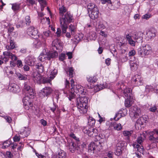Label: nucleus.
Segmentation results:
<instances>
[{
    "label": "nucleus",
    "instance_id": "obj_1",
    "mask_svg": "<svg viewBox=\"0 0 158 158\" xmlns=\"http://www.w3.org/2000/svg\"><path fill=\"white\" fill-rule=\"evenodd\" d=\"M59 13L61 16L60 21V27L62 30V34L65 33L68 28L69 24L72 22L73 19V16L69 12H67L64 15V14L67 11L65 6L62 5L59 8Z\"/></svg>",
    "mask_w": 158,
    "mask_h": 158
},
{
    "label": "nucleus",
    "instance_id": "obj_2",
    "mask_svg": "<svg viewBox=\"0 0 158 158\" xmlns=\"http://www.w3.org/2000/svg\"><path fill=\"white\" fill-rule=\"evenodd\" d=\"M71 83V92L69 95L71 96L69 98V99L71 100L74 97L75 95L74 93L78 94L80 97L81 96H84L86 93L84 91V87L81 85H77L75 87L74 85V81L73 79L70 80Z\"/></svg>",
    "mask_w": 158,
    "mask_h": 158
},
{
    "label": "nucleus",
    "instance_id": "obj_3",
    "mask_svg": "<svg viewBox=\"0 0 158 158\" xmlns=\"http://www.w3.org/2000/svg\"><path fill=\"white\" fill-rule=\"evenodd\" d=\"M88 102V97L85 96H81L77 98V105L81 114H84L87 112Z\"/></svg>",
    "mask_w": 158,
    "mask_h": 158
},
{
    "label": "nucleus",
    "instance_id": "obj_4",
    "mask_svg": "<svg viewBox=\"0 0 158 158\" xmlns=\"http://www.w3.org/2000/svg\"><path fill=\"white\" fill-rule=\"evenodd\" d=\"M57 73V69H51L48 73L49 75L48 77H44L42 80V82L43 83L45 84L46 83H49L51 84V81L53 80L56 75Z\"/></svg>",
    "mask_w": 158,
    "mask_h": 158
},
{
    "label": "nucleus",
    "instance_id": "obj_5",
    "mask_svg": "<svg viewBox=\"0 0 158 158\" xmlns=\"http://www.w3.org/2000/svg\"><path fill=\"white\" fill-rule=\"evenodd\" d=\"M29 94H26L23 100V106L26 110H28L33 106L32 100L34 98L35 96H33L32 98H31Z\"/></svg>",
    "mask_w": 158,
    "mask_h": 158
},
{
    "label": "nucleus",
    "instance_id": "obj_6",
    "mask_svg": "<svg viewBox=\"0 0 158 158\" xmlns=\"http://www.w3.org/2000/svg\"><path fill=\"white\" fill-rule=\"evenodd\" d=\"M129 114L131 118L134 119L138 118L141 116V111L140 108L137 106H132L129 111Z\"/></svg>",
    "mask_w": 158,
    "mask_h": 158
},
{
    "label": "nucleus",
    "instance_id": "obj_7",
    "mask_svg": "<svg viewBox=\"0 0 158 158\" xmlns=\"http://www.w3.org/2000/svg\"><path fill=\"white\" fill-rule=\"evenodd\" d=\"M151 48L149 45H146L142 48L138 49V54L143 57L149 54L151 51Z\"/></svg>",
    "mask_w": 158,
    "mask_h": 158
},
{
    "label": "nucleus",
    "instance_id": "obj_8",
    "mask_svg": "<svg viewBox=\"0 0 158 158\" xmlns=\"http://www.w3.org/2000/svg\"><path fill=\"white\" fill-rule=\"evenodd\" d=\"M8 50L3 52V56H1V59L6 62L8 61L9 59H11L13 61L16 60L17 59V57Z\"/></svg>",
    "mask_w": 158,
    "mask_h": 158
},
{
    "label": "nucleus",
    "instance_id": "obj_9",
    "mask_svg": "<svg viewBox=\"0 0 158 158\" xmlns=\"http://www.w3.org/2000/svg\"><path fill=\"white\" fill-rule=\"evenodd\" d=\"M53 90L50 87H45L40 90L39 93V96L41 98L48 97L52 93Z\"/></svg>",
    "mask_w": 158,
    "mask_h": 158
},
{
    "label": "nucleus",
    "instance_id": "obj_10",
    "mask_svg": "<svg viewBox=\"0 0 158 158\" xmlns=\"http://www.w3.org/2000/svg\"><path fill=\"white\" fill-rule=\"evenodd\" d=\"M27 33L28 35L35 39H37L39 38L38 31L34 27H31L28 28L27 30Z\"/></svg>",
    "mask_w": 158,
    "mask_h": 158
},
{
    "label": "nucleus",
    "instance_id": "obj_11",
    "mask_svg": "<svg viewBox=\"0 0 158 158\" xmlns=\"http://www.w3.org/2000/svg\"><path fill=\"white\" fill-rule=\"evenodd\" d=\"M82 131L85 134H87L89 136L94 137L96 136L97 134V130L92 127L87 128L84 127Z\"/></svg>",
    "mask_w": 158,
    "mask_h": 158
},
{
    "label": "nucleus",
    "instance_id": "obj_12",
    "mask_svg": "<svg viewBox=\"0 0 158 158\" xmlns=\"http://www.w3.org/2000/svg\"><path fill=\"white\" fill-rule=\"evenodd\" d=\"M143 78L139 74H136L132 79L131 82L135 86L141 85L143 84Z\"/></svg>",
    "mask_w": 158,
    "mask_h": 158
},
{
    "label": "nucleus",
    "instance_id": "obj_13",
    "mask_svg": "<svg viewBox=\"0 0 158 158\" xmlns=\"http://www.w3.org/2000/svg\"><path fill=\"white\" fill-rule=\"evenodd\" d=\"M33 81L38 84H41L42 82V76L37 71H34L31 74Z\"/></svg>",
    "mask_w": 158,
    "mask_h": 158
},
{
    "label": "nucleus",
    "instance_id": "obj_14",
    "mask_svg": "<svg viewBox=\"0 0 158 158\" xmlns=\"http://www.w3.org/2000/svg\"><path fill=\"white\" fill-rule=\"evenodd\" d=\"M129 63L131 70L135 71L137 69L139 65V61L137 59L135 58L133 59H131L129 61Z\"/></svg>",
    "mask_w": 158,
    "mask_h": 158
},
{
    "label": "nucleus",
    "instance_id": "obj_15",
    "mask_svg": "<svg viewBox=\"0 0 158 158\" xmlns=\"http://www.w3.org/2000/svg\"><path fill=\"white\" fill-rule=\"evenodd\" d=\"M156 31L154 28H152L146 33V38L148 40H152L156 36Z\"/></svg>",
    "mask_w": 158,
    "mask_h": 158
},
{
    "label": "nucleus",
    "instance_id": "obj_16",
    "mask_svg": "<svg viewBox=\"0 0 158 158\" xmlns=\"http://www.w3.org/2000/svg\"><path fill=\"white\" fill-rule=\"evenodd\" d=\"M148 139L152 143H158V135L155 132L151 131L149 133Z\"/></svg>",
    "mask_w": 158,
    "mask_h": 158
},
{
    "label": "nucleus",
    "instance_id": "obj_17",
    "mask_svg": "<svg viewBox=\"0 0 158 158\" xmlns=\"http://www.w3.org/2000/svg\"><path fill=\"white\" fill-rule=\"evenodd\" d=\"M24 89L25 91L26 92V94H29L32 98L33 96H35V93L33 89L30 87V86L25 82L24 86Z\"/></svg>",
    "mask_w": 158,
    "mask_h": 158
},
{
    "label": "nucleus",
    "instance_id": "obj_18",
    "mask_svg": "<svg viewBox=\"0 0 158 158\" xmlns=\"http://www.w3.org/2000/svg\"><path fill=\"white\" fill-rule=\"evenodd\" d=\"M35 58L32 56H28L25 58V60L26 64L31 66L35 65Z\"/></svg>",
    "mask_w": 158,
    "mask_h": 158
},
{
    "label": "nucleus",
    "instance_id": "obj_19",
    "mask_svg": "<svg viewBox=\"0 0 158 158\" xmlns=\"http://www.w3.org/2000/svg\"><path fill=\"white\" fill-rule=\"evenodd\" d=\"M143 34L141 31H139L135 34L134 38L136 42L141 43L143 42Z\"/></svg>",
    "mask_w": 158,
    "mask_h": 158
},
{
    "label": "nucleus",
    "instance_id": "obj_20",
    "mask_svg": "<svg viewBox=\"0 0 158 158\" xmlns=\"http://www.w3.org/2000/svg\"><path fill=\"white\" fill-rule=\"evenodd\" d=\"M127 114V110L126 109H123L122 112V110L119 111L118 113L116 114L114 118V119L116 120H118L119 118L121 117H123L126 116Z\"/></svg>",
    "mask_w": 158,
    "mask_h": 158
},
{
    "label": "nucleus",
    "instance_id": "obj_21",
    "mask_svg": "<svg viewBox=\"0 0 158 158\" xmlns=\"http://www.w3.org/2000/svg\"><path fill=\"white\" fill-rule=\"evenodd\" d=\"M94 10L89 13V16L92 19H95L98 18V8H95Z\"/></svg>",
    "mask_w": 158,
    "mask_h": 158
},
{
    "label": "nucleus",
    "instance_id": "obj_22",
    "mask_svg": "<svg viewBox=\"0 0 158 158\" xmlns=\"http://www.w3.org/2000/svg\"><path fill=\"white\" fill-rule=\"evenodd\" d=\"M60 48V44L58 39L54 40L52 42L51 48L53 50H58Z\"/></svg>",
    "mask_w": 158,
    "mask_h": 158
},
{
    "label": "nucleus",
    "instance_id": "obj_23",
    "mask_svg": "<svg viewBox=\"0 0 158 158\" xmlns=\"http://www.w3.org/2000/svg\"><path fill=\"white\" fill-rule=\"evenodd\" d=\"M80 145L78 142L77 143V145L76 143H75L73 142H71L70 144L69 149L72 152H73L75 150H78L80 147Z\"/></svg>",
    "mask_w": 158,
    "mask_h": 158
},
{
    "label": "nucleus",
    "instance_id": "obj_24",
    "mask_svg": "<svg viewBox=\"0 0 158 158\" xmlns=\"http://www.w3.org/2000/svg\"><path fill=\"white\" fill-rule=\"evenodd\" d=\"M10 91L14 93H17L20 91V89L19 86L16 84H12L9 87Z\"/></svg>",
    "mask_w": 158,
    "mask_h": 158
},
{
    "label": "nucleus",
    "instance_id": "obj_25",
    "mask_svg": "<svg viewBox=\"0 0 158 158\" xmlns=\"http://www.w3.org/2000/svg\"><path fill=\"white\" fill-rule=\"evenodd\" d=\"M14 29L13 27H10V28H8V35L13 37V38H16L18 35L17 32L13 31Z\"/></svg>",
    "mask_w": 158,
    "mask_h": 158
},
{
    "label": "nucleus",
    "instance_id": "obj_26",
    "mask_svg": "<svg viewBox=\"0 0 158 158\" xmlns=\"http://www.w3.org/2000/svg\"><path fill=\"white\" fill-rule=\"evenodd\" d=\"M66 153L63 150H60L56 155L53 156L52 158H65Z\"/></svg>",
    "mask_w": 158,
    "mask_h": 158
},
{
    "label": "nucleus",
    "instance_id": "obj_27",
    "mask_svg": "<svg viewBox=\"0 0 158 158\" xmlns=\"http://www.w3.org/2000/svg\"><path fill=\"white\" fill-rule=\"evenodd\" d=\"M131 92V89L129 88H127L123 92L124 95L125 97L127 98H131L132 96Z\"/></svg>",
    "mask_w": 158,
    "mask_h": 158
},
{
    "label": "nucleus",
    "instance_id": "obj_28",
    "mask_svg": "<svg viewBox=\"0 0 158 158\" xmlns=\"http://www.w3.org/2000/svg\"><path fill=\"white\" fill-rule=\"evenodd\" d=\"M133 133L132 131H123V134L124 136L125 137V139L127 142L130 141V137Z\"/></svg>",
    "mask_w": 158,
    "mask_h": 158
},
{
    "label": "nucleus",
    "instance_id": "obj_29",
    "mask_svg": "<svg viewBox=\"0 0 158 158\" xmlns=\"http://www.w3.org/2000/svg\"><path fill=\"white\" fill-rule=\"evenodd\" d=\"M97 147V145L95 143H91L89 145L88 147V151L89 152H92L93 151V153H94V151Z\"/></svg>",
    "mask_w": 158,
    "mask_h": 158
},
{
    "label": "nucleus",
    "instance_id": "obj_30",
    "mask_svg": "<svg viewBox=\"0 0 158 158\" xmlns=\"http://www.w3.org/2000/svg\"><path fill=\"white\" fill-rule=\"evenodd\" d=\"M15 48V43L13 40L10 39L9 44L6 46V48L7 50H11Z\"/></svg>",
    "mask_w": 158,
    "mask_h": 158
},
{
    "label": "nucleus",
    "instance_id": "obj_31",
    "mask_svg": "<svg viewBox=\"0 0 158 158\" xmlns=\"http://www.w3.org/2000/svg\"><path fill=\"white\" fill-rule=\"evenodd\" d=\"M95 8H98V7L96 5L93 3H89L87 6V9L89 13L94 10Z\"/></svg>",
    "mask_w": 158,
    "mask_h": 158
},
{
    "label": "nucleus",
    "instance_id": "obj_32",
    "mask_svg": "<svg viewBox=\"0 0 158 158\" xmlns=\"http://www.w3.org/2000/svg\"><path fill=\"white\" fill-rule=\"evenodd\" d=\"M133 102V99L131 98H127L125 102V105L126 107H129L131 106Z\"/></svg>",
    "mask_w": 158,
    "mask_h": 158
},
{
    "label": "nucleus",
    "instance_id": "obj_33",
    "mask_svg": "<svg viewBox=\"0 0 158 158\" xmlns=\"http://www.w3.org/2000/svg\"><path fill=\"white\" fill-rule=\"evenodd\" d=\"M133 146L134 148L137 149V150L140 153H143V152L144 148L143 146H140L139 144L135 143L133 144Z\"/></svg>",
    "mask_w": 158,
    "mask_h": 158
},
{
    "label": "nucleus",
    "instance_id": "obj_34",
    "mask_svg": "<svg viewBox=\"0 0 158 158\" xmlns=\"http://www.w3.org/2000/svg\"><path fill=\"white\" fill-rule=\"evenodd\" d=\"M1 24L2 26L5 28L9 27L8 28H10V27H13L12 24H11L9 21L8 20H5L2 21L1 22Z\"/></svg>",
    "mask_w": 158,
    "mask_h": 158
},
{
    "label": "nucleus",
    "instance_id": "obj_35",
    "mask_svg": "<svg viewBox=\"0 0 158 158\" xmlns=\"http://www.w3.org/2000/svg\"><path fill=\"white\" fill-rule=\"evenodd\" d=\"M53 52H51L48 53L47 56L50 59L52 58H54L57 57L58 56V53L56 52V50H53Z\"/></svg>",
    "mask_w": 158,
    "mask_h": 158
},
{
    "label": "nucleus",
    "instance_id": "obj_36",
    "mask_svg": "<svg viewBox=\"0 0 158 158\" xmlns=\"http://www.w3.org/2000/svg\"><path fill=\"white\" fill-rule=\"evenodd\" d=\"M51 34V32L49 30H48L43 32L42 35V37L44 39V42L45 43L46 41V39L47 37L49 36Z\"/></svg>",
    "mask_w": 158,
    "mask_h": 158
},
{
    "label": "nucleus",
    "instance_id": "obj_37",
    "mask_svg": "<svg viewBox=\"0 0 158 158\" xmlns=\"http://www.w3.org/2000/svg\"><path fill=\"white\" fill-rule=\"evenodd\" d=\"M12 5V9L14 11H18L20 10V3H14Z\"/></svg>",
    "mask_w": 158,
    "mask_h": 158
},
{
    "label": "nucleus",
    "instance_id": "obj_38",
    "mask_svg": "<svg viewBox=\"0 0 158 158\" xmlns=\"http://www.w3.org/2000/svg\"><path fill=\"white\" fill-rule=\"evenodd\" d=\"M105 27L106 26L101 22L98 21L97 22L96 25V31H98V29H105Z\"/></svg>",
    "mask_w": 158,
    "mask_h": 158
},
{
    "label": "nucleus",
    "instance_id": "obj_39",
    "mask_svg": "<svg viewBox=\"0 0 158 158\" xmlns=\"http://www.w3.org/2000/svg\"><path fill=\"white\" fill-rule=\"evenodd\" d=\"M36 66L39 73H42L44 71V66L41 63H38L36 64Z\"/></svg>",
    "mask_w": 158,
    "mask_h": 158
},
{
    "label": "nucleus",
    "instance_id": "obj_40",
    "mask_svg": "<svg viewBox=\"0 0 158 158\" xmlns=\"http://www.w3.org/2000/svg\"><path fill=\"white\" fill-rule=\"evenodd\" d=\"M87 81L90 83H94L97 81V79L95 76H88L87 77Z\"/></svg>",
    "mask_w": 158,
    "mask_h": 158
},
{
    "label": "nucleus",
    "instance_id": "obj_41",
    "mask_svg": "<svg viewBox=\"0 0 158 158\" xmlns=\"http://www.w3.org/2000/svg\"><path fill=\"white\" fill-rule=\"evenodd\" d=\"M126 38L128 43L132 46L135 45V42L131 38V36L128 34L126 36Z\"/></svg>",
    "mask_w": 158,
    "mask_h": 158
},
{
    "label": "nucleus",
    "instance_id": "obj_42",
    "mask_svg": "<svg viewBox=\"0 0 158 158\" xmlns=\"http://www.w3.org/2000/svg\"><path fill=\"white\" fill-rule=\"evenodd\" d=\"M145 138V137L144 134H140V135L138 136L137 140V143L141 144L143 142Z\"/></svg>",
    "mask_w": 158,
    "mask_h": 158
},
{
    "label": "nucleus",
    "instance_id": "obj_43",
    "mask_svg": "<svg viewBox=\"0 0 158 158\" xmlns=\"http://www.w3.org/2000/svg\"><path fill=\"white\" fill-rule=\"evenodd\" d=\"M127 143L124 141H119L117 144V147L123 149V148L127 145Z\"/></svg>",
    "mask_w": 158,
    "mask_h": 158
},
{
    "label": "nucleus",
    "instance_id": "obj_44",
    "mask_svg": "<svg viewBox=\"0 0 158 158\" xmlns=\"http://www.w3.org/2000/svg\"><path fill=\"white\" fill-rule=\"evenodd\" d=\"M35 40L34 42V46L35 48H39L41 47L42 42L38 39Z\"/></svg>",
    "mask_w": 158,
    "mask_h": 158
},
{
    "label": "nucleus",
    "instance_id": "obj_45",
    "mask_svg": "<svg viewBox=\"0 0 158 158\" xmlns=\"http://www.w3.org/2000/svg\"><path fill=\"white\" fill-rule=\"evenodd\" d=\"M69 29L71 32L72 35H74L76 31V26L74 25L71 24L69 26Z\"/></svg>",
    "mask_w": 158,
    "mask_h": 158
},
{
    "label": "nucleus",
    "instance_id": "obj_46",
    "mask_svg": "<svg viewBox=\"0 0 158 158\" xmlns=\"http://www.w3.org/2000/svg\"><path fill=\"white\" fill-rule=\"evenodd\" d=\"M16 75L20 80H26L27 79V76L25 75L19 73H17Z\"/></svg>",
    "mask_w": 158,
    "mask_h": 158
},
{
    "label": "nucleus",
    "instance_id": "obj_47",
    "mask_svg": "<svg viewBox=\"0 0 158 158\" xmlns=\"http://www.w3.org/2000/svg\"><path fill=\"white\" fill-rule=\"evenodd\" d=\"M105 88V86L103 85H96L94 87V89L96 92H97Z\"/></svg>",
    "mask_w": 158,
    "mask_h": 158
},
{
    "label": "nucleus",
    "instance_id": "obj_48",
    "mask_svg": "<svg viewBox=\"0 0 158 158\" xmlns=\"http://www.w3.org/2000/svg\"><path fill=\"white\" fill-rule=\"evenodd\" d=\"M95 121L94 118L92 117H89L88 119V124L91 126H93L95 123Z\"/></svg>",
    "mask_w": 158,
    "mask_h": 158
},
{
    "label": "nucleus",
    "instance_id": "obj_49",
    "mask_svg": "<svg viewBox=\"0 0 158 158\" xmlns=\"http://www.w3.org/2000/svg\"><path fill=\"white\" fill-rule=\"evenodd\" d=\"M154 90V88L152 86L150 85H147L145 87V91L147 93L152 92Z\"/></svg>",
    "mask_w": 158,
    "mask_h": 158
},
{
    "label": "nucleus",
    "instance_id": "obj_50",
    "mask_svg": "<svg viewBox=\"0 0 158 158\" xmlns=\"http://www.w3.org/2000/svg\"><path fill=\"white\" fill-rule=\"evenodd\" d=\"M66 73H69V76L70 77H72L74 73V69L73 67H69L68 68V70L66 71Z\"/></svg>",
    "mask_w": 158,
    "mask_h": 158
},
{
    "label": "nucleus",
    "instance_id": "obj_51",
    "mask_svg": "<svg viewBox=\"0 0 158 158\" xmlns=\"http://www.w3.org/2000/svg\"><path fill=\"white\" fill-rule=\"evenodd\" d=\"M39 2L41 5V9L42 11L44 10V7L45 6L46 3L45 0H39Z\"/></svg>",
    "mask_w": 158,
    "mask_h": 158
},
{
    "label": "nucleus",
    "instance_id": "obj_52",
    "mask_svg": "<svg viewBox=\"0 0 158 158\" xmlns=\"http://www.w3.org/2000/svg\"><path fill=\"white\" fill-rule=\"evenodd\" d=\"M47 56L46 55L43 53H41L39 56L38 58L40 61H44Z\"/></svg>",
    "mask_w": 158,
    "mask_h": 158
},
{
    "label": "nucleus",
    "instance_id": "obj_53",
    "mask_svg": "<svg viewBox=\"0 0 158 158\" xmlns=\"http://www.w3.org/2000/svg\"><path fill=\"white\" fill-rule=\"evenodd\" d=\"M25 25L26 24L27 25H28L30 24L31 23L30 17L29 16H27L25 17V22H24Z\"/></svg>",
    "mask_w": 158,
    "mask_h": 158
},
{
    "label": "nucleus",
    "instance_id": "obj_54",
    "mask_svg": "<svg viewBox=\"0 0 158 158\" xmlns=\"http://www.w3.org/2000/svg\"><path fill=\"white\" fill-rule=\"evenodd\" d=\"M114 129L119 131L121 129L122 126L120 123H115L114 125Z\"/></svg>",
    "mask_w": 158,
    "mask_h": 158
},
{
    "label": "nucleus",
    "instance_id": "obj_55",
    "mask_svg": "<svg viewBox=\"0 0 158 158\" xmlns=\"http://www.w3.org/2000/svg\"><path fill=\"white\" fill-rule=\"evenodd\" d=\"M97 36L96 33L94 32H91L90 33V35L89 36V39L91 40H95Z\"/></svg>",
    "mask_w": 158,
    "mask_h": 158
},
{
    "label": "nucleus",
    "instance_id": "obj_56",
    "mask_svg": "<svg viewBox=\"0 0 158 158\" xmlns=\"http://www.w3.org/2000/svg\"><path fill=\"white\" fill-rule=\"evenodd\" d=\"M123 150L122 149L117 147V149L115 152V155L117 156H119L122 154Z\"/></svg>",
    "mask_w": 158,
    "mask_h": 158
},
{
    "label": "nucleus",
    "instance_id": "obj_57",
    "mask_svg": "<svg viewBox=\"0 0 158 158\" xmlns=\"http://www.w3.org/2000/svg\"><path fill=\"white\" fill-rule=\"evenodd\" d=\"M11 144V142L9 140H7L4 142L3 144L4 148H5L9 146Z\"/></svg>",
    "mask_w": 158,
    "mask_h": 158
},
{
    "label": "nucleus",
    "instance_id": "obj_58",
    "mask_svg": "<svg viewBox=\"0 0 158 158\" xmlns=\"http://www.w3.org/2000/svg\"><path fill=\"white\" fill-rule=\"evenodd\" d=\"M65 55L64 53H61L59 56V58L60 61H63L65 58Z\"/></svg>",
    "mask_w": 158,
    "mask_h": 158
},
{
    "label": "nucleus",
    "instance_id": "obj_59",
    "mask_svg": "<svg viewBox=\"0 0 158 158\" xmlns=\"http://www.w3.org/2000/svg\"><path fill=\"white\" fill-rule=\"evenodd\" d=\"M135 51L134 49H132L129 51L128 53V55L130 57L133 56L135 54Z\"/></svg>",
    "mask_w": 158,
    "mask_h": 158
},
{
    "label": "nucleus",
    "instance_id": "obj_60",
    "mask_svg": "<svg viewBox=\"0 0 158 158\" xmlns=\"http://www.w3.org/2000/svg\"><path fill=\"white\" fill-rule=\"evenodd\" d=\"M11 67H6L4 68V71L5 73L7 75V73H8L9 71L10 70H11Z\"/></svg>",
    "mask_w": 158,
    "mask_h": 158
},
{
    "label": "nucleus",
    "instance_id": "obj_61",
    "mask_svg": "<svg viewBox=\"0 0 158 158\" xmlns=\"http://www.w3.org/2000/svg\"><path fill=\"white\" fill-rule=\"evenodd\" d=\"M20 136H18L16 135L13 137V139L14 142H17L19 141L20 140Z\"/></svg>",
    "mask_w": 158,
    "mask_h": 158
},
{
    "label": "nucleus",
    "instance_id": "obj_62",
    "mask_svg": "<svg viewBox=\"0 0 158 158\" xmlns=\"http://www.w3.org/2000/svg\"><path fill=\"white\" fill-rule=\"evenodd\" d=\"M27 3L31 5L36 4V0H27Z\"/></svg>",
    "mask_w": 158,
    "mask_h": 158
},
{
    "label": "nucleus",
    "instance_id": "obj_63",
    "mask_svg": "<svg viewBox=\"0 0 158 158\" xmlns=\"http://www.w3.org/2000/svg\"><path fill=\"white\" fill-rule=\"evenodd\" d=\"M156 110L157 107L155 106H154L153 107H150L149 109V110L150 111L153 112H155Z\"/></svg>",
    "mask_w": 158,
    "mask_h": 158
},
{
    "label": "nucleus",
    "instance_id": "obj_64",
    "mask_svg": "<svg viewBox=\"0 0 158 158\" xmlns=\"http://www.w3.org/2000/svg\"><path fill=\"white\" fill-rule=\"evenodd\" d=\"M4 118L6 119V122L8 123H10L11 122L12 119L10 117L7 116H4Z\"/></svg>",
    "mask_w": 158,
    "mask_h": 158
}]
</instances>
